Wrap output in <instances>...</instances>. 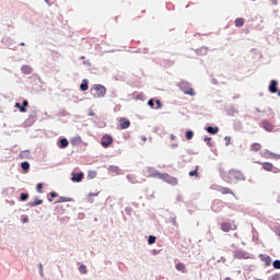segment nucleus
<instances>
[{"mask_svg": "<svg viewBox=\"0 0 280 280\" xmlns=\"http://www.w3.org/2000/svg\"><path fill=\"white\" fill-rule=\"evenodd\" d=\"M151 176L153 177H160L162 179H165V180H170V176L166 175V174H160L159 172H153L151 173Z\"/></svg>", "mask_w": 280, "mask_h": 280, "instance_id": "14", "label": "nucleus"}, {"mask_svg": "<svg viewBox=\"0 0 280 280\" xmlns=\"http://www.w3.org/2000/svg\"><path fill=\"white\" fill-rule=\"evenodd\" d=\"M68 147H69V141L67 139H61L59 148L60 149H66Z\"/></svg>", "mask_w": 280, "mask_h": 280, "instance_id": "21", "label": "nucleus"}, {"mask_svg": "<svg viewBox=\"0 0 280 280\" xmlns=\"http://www.w3.org/2000/svg\"><path fill=\"white\" fill-rule=\"evenodd\" d=\"M223 194H231V190L229 188H223Z\"/></svg>", "mask_w": 280, "mask_h": 280, "instance_id": "42", "label": "nucleus"}, {"mask_svg": "<svg viewBox=\"0 0 280 280\" xmlns=\"http://www.w3.org/2000/svg\"><path fill=\"white\" fill-rule=\"evenodd\" d=\"M261 127L267 132H272L275 129V126L269 120H261Z\"/></svg>", "mask_w": 280, "mask_h": 280, "instance_id": "7", "label": "nucleus"}, {"mask_svg": "<svg viewBox=\"0 0 280 280\" xmlns=\"http://www.w3.org/2000/svg\"><path fill=\"white\" fill-rule=\"evenodd\" d=\"M94 91H95V95L97 97H103L105 95V93H106L105 86H103L101 84L95 85Z\"/></svg>", "mask_w": 280, "mask_h": 280, "instance_id": "8", "label": "nucleus"}, {"mask_svg": "<svg viewBox=\"0 0 280 280\" xmlns=\"http://www.w3.org/2000/svg\"><path fill=\"white\" fill-rule=\"evenodd\" d=\"M21 71L23 72V74L30 75L33 72V68L28 65H23Z\"/></svg>", "mask_w": 280, "mask_h": 280, "instance_id": "12", "label": "nucleus"}, {"mask_svg": "<svg viewBox=\"0 0 280 280\" xmlns=\"http://www.w3.org/2000/svg\"><path fill=\"white\" fill-rule=\"evenodd\" d=\"M127 179H128L130 183L136 184L135 177H133L132 175H128V176H127Z\"/></svg>", "mask_w": 280, "mask_h": 280, "instance_id": "36", "label": "nucleus"}, {"mask_svg": "<svg viewBox=\"0 0 280 280\" xmlns=\"http://www.w3.org/2000/svg\"><path fill=\"white\" fill-rule=\"evenodd\" d=\"M278 82L277 80H271L268 86L269 93H278Z\"/></svg>", "mask_w": 280, "mask_h": 280, "instance_id": "11", "label": "nucleus"}, {"mask_svg": "<svg viewBox=\"0 0 280 280\" xmlns=\"http://www.w3.org/2000/svg\"><path fill=\"white\" fill-rule=\"evenodd\" d=\"M273 269L280 270V260L279 259L273 260Z\"/></svg>", "mask_w": 280, "mask_h": 280, "instance_id": "30", "label": "nucleus"}, {"mask_svg": "<svg viewBox=\"0 0 280 280\" xmlns=\"http://www.w3.org/2000/svg\"><path fill=\"white\" fill-rule=\"evenodd\" d=\"M279 200H280V196H279Z\"/></svg>", "mask_w": 280, "mask_h": 280, "instance_id": "54", "label": "nucleus"}, {"mask_svg": "<svg viewBox=\"0 0 280 280\" xmlns=\"http://www.w3.org/2000/svg\"><path fill=\"white\" fill-rule=\"evenodd\" d=\"M149 171L151 172V171H152V168H149Z\"/></svg>", "mask_w": 280, "mask_h": 280, "instance_id": "53", "label": "nucleus"}, {"mask_svg": "<svg viewBox=\"0 0 280 280\" xmlns=\"http://www.w3.org/2000/svg\"><path fill=\"white\" fill-rule=\"evenodd\" d=\"M131 126L130 120H127V118H120V128L121 129H128Z\"/></svg>", "mask_w": 280, "mask_h": 280, "instance_id": "13", "label": "nucleus"}, {"mask_svg": "<svg viewBox=\"0 0 280 280\" xmlns=\"http://www.w3.org/2000/svg\"><path fill=\"white\" fill-rule=\"evenodd\" d=\"M259 258L265 264L266 267H270L271 266L272 259H271V257L269 255L260 254Z\"/></svg>", "mask_w": 280, "mask_h": 280, "instance_id": "9", "label": "nucleus"}, {"mask_svg": "<svg viewBox=\"0 0 280 280\" xmlns=\"http://www.w3.org/2000/svg\"><path fill=\"white\" fill-rule=\"evenodd\" d=\"M237 229V226L233 223L230 222H223L221 223V230L223 232H230V231H235Z\"/></svg>", "mask_w": 280, "mask_h": 280, "instance_id": "6", "label": "nucleus"}, {"mask_svg": "<svg viewBox=\"0 0 280 280\" xmlns=\"http://www.w3.org/2000/svg\"><path fill=\"white\" fill-rule=\"evenodd\" d=\"M15 107L20 109L21 113H26L27 109L23 107L20 103H15Z\"/></svg>", "mask_w": 280, "mask_h": 280, "instance_id": "29", "label": "nucleus"}, {"mask_svg": "<svg viewBox=\"0 0 280 280\" xmlns=\"http://www.w3.org/2000/svg\"><path fill=\"white\" fill-rule=\"evenodd\" d=\"M265 158H276V159H279L280 155H276L275 153L272 152H269V151H266L265 153Z\"/></svg>", "mask_w": 280, "mask_h": 280, "instance_id": "27", "label": "nucleus"}, {"mask_svg": "<svg viewBox=\"0 0 280 280\" xmlns=\"http://www.w3.org/2000/svg\"><path fill=\"white\" fill-rule=\"evenodd\" d=\"M177 271L185 273L187 271L186 265L183 262L177 264L176 266Z\"/></svg>", "mask_w": 280, "mask_h": 280, "instance_id": "19", "label": "nucleus"}, {"mask_svg": "<svg viewBox=\"0 0 280 280\" xmlns=\"http://www.w3.org/2000/svg\"><path fill=\"white\" fill-rule=\"evenodd\" d=\"M261 167H262V170H265L266 172L280 173V170H279V168H276V167L273 166V164L270 163V162H264V163H261Z\"/></svg>", "mask_w": 280, "mask_h": 280, "instance_id": "5", "label": "nucleus"}, {"mask_svg": "<svg viewBox=\"0 0 280 280\" xmlns=\"http://www.w3.org/2000/svg\"><path fill=\"white\" fill-rule=\"evenodd\" d=\"M178 88L180 89V91H183V93L187 94V95H195V90L190 86V84L188 82L182 81L178 84Z\"/></svg>", "mask_w": 280, "mask_h": 280, "instance_id": "2", "label": "nucleus"}, {"mask_svg": "<svg viewBox=\"0 0 280 280\" xmlns=\"http://www.w3.org/2000/svg\"><path fill=\"white\" fill-rule=\"evenodd\" d=\"M225 280H231L230 278H225Z\"/></svg>", "mask_w": 280, "mask_h": 280, "instance_id": "52", "label": "nucleus"}, {"mask_svg": "<svg viewBox=\"0 0 280 280\" xmlns=\"http://www.w3.org/2000/svg\"><path fill=\"white\" fill-rule=\"evenodd\" d=\"M21 166H22V168H23L24 171L30 170V163H28V162H23V163L21 164Z\"/></svg>", "mask_w": 280, "mask_h": 280, "instance_id": "31", "label": "nucleus"}, {"mask_svg": "<svg viewBox=\"0 0 280 280\" xmlns=\"http://www.w3.org/2000/svg\"><path fill=\"white\" fill-rule=\"evenodd\" d=\"M80 89L81 91H86L89 89V81L86 79L83 80Z\"/></svg>", "mask_w": 280, "mask_h": 280, "instance_id": "23", "label": "nucleus"}, {"mask_svg": "<svg viewBox=\"0 0 280 280\" xmlns=\"http://www.w3.org/2000/svg\"><path fill=\"white\" fill-rule=\"evenodd\" d=\"M39 269L42 270V265H39Z\"/></svg>", "mask_w": 280, "mask_h": 280, "instance_id": "50", "label": "nucleus"}, {"mask_svg": "<svg viewBox=\"0 0 280 280\" xmlns=\"http://www.w3.org/2000/svg\"><path fill=\"white\" fill-rule=\"evenodd\" d=\"M79 272H80L81 275H86V273H88V268H86V266H85V265L79 266Z\"/></svg>", "mask_w": 280, "mask_h": 280, "instance_id": "25", "label": "nucleus"}, {"mask_svg": "<svg viewBox=\"0 0 280 280\" xmlns=\"http://www.w3.org/2000/svg\"><path fill=\"white\" fill-rule=\"evenodd\" d=\"M233 255L235 259H249V254L247 252H243V249H235Z\"/></svg>", "mask_w": 280, "mask_h": 280, "instance_id": "3", "label": "nucleus"}, {"mask_svg": "<svg viewBox=\"0 0 280 280\" xmlns=\"http://www.w3.org/2000/svg\"><path fill=\"white\" fill-rule=\"evenodd\" d=\"M261 148H262V145H261L260 143L255 142V143L252 144L250 150H252L253 152H260V151H261Z\"/></svg>", "mask_w": 280, "mask_h": 280, "instance_id": "16", "label": "nucleus"}, {"mask_svg": "<svg viewBox=\"0 0 280 280\" xmlns=\"http://www.w3.org/2000/svg\"><path fill=\"white\" fill-rule=\"evenodd\" d=\"M155 103H156V107L155 108L156 109L161 108V102L158 100Z\"/></svg>", "mask_w": 280, "mask_h": 280, "instance_id": "41", "label": "nucleus"}, {"mask_svg": "<svg viewBox=\"0 0 280 280\" xmlns=\"http://www.w3.org/2000/svg\"><path fill=\"white\" fill-rule=\"evenodd\" d=\"M71 201L72 199L70 197H65V196L59 197V200H58L59 203L71 202Z\"/></svg>", "mask_w": 280, "mask_h": 280, "instance_id": "22", "label": "nucleus"}, {"mask_svg": "<svg viewBox=\"0 0 280 280\" xmlns=\"http://www.w3.org/2000/svg\"><path fill=\"white\" fill-rule=\"evenodd\" d=\"M271 3H273V5L278 4V0H270Z\"/></svg>", "mask_w": 280, "mask_h": 280, "instance_id": "45", "label": "nucleus"}, {"mask_svg": "<svg viewBox=\"0 0 280 280\" xmlns=\"http://www.w3.org/2000/svg\"><path fill=\"white\" fill-rule=\"evenodd\" d=\"M234 23H235V27H243L245 23L244 18L235 19Z\"/></svg>", "mask_w": 280, "mask_h": 280, "instance_id": "17", "label": "nucleus"}, {"mask_svg": "<svg viewBox=\"0 0 280 280\" xmlns=\"http://www.w3.org/2000/svg\"><path fill=\"white\" fill-rule=\"evenodd\" d=\"M210 141H211V138L205 137V142H210Z\"/></svg>", "mask_w": 280, "mask_h": 280, "instance_id": "46", "label": "nucleus"}, {"mask_svg": "<svg viewBox=\"0 0 280 280\" xmlns=\"http://www.w3.org/2000/svg\"><path fill=\"white\" fill-rule=\"evenodd\" d=\"M155 242H156V237L151 235V236L149 237V241H148L149 245H152V244H154Z\"/></svg>", "mask_w": 280, "mask_h": 280, "instance_id": "33", "label": "nucleus"}, {"mask_svg": "<svg viewBox=\"0 0 280 280\" xmlns=\"http://www.w3.org/2000/svg\"><path fill=\"white\" fill-rule=\"evenodd\" d=\"M225 141H226V145H229V144H230V141H231V137L226 136V137H225Z\"/></svg>", "mask_w": 280, "mask_h": 280, "instance_id": "40", "label": "nucleus"}, {"mask_svg": "<svg viewBox=\"0 0 280 280\" xmlns=\"http://www.w3.org/2000/svg\"><path fill=\"white\" fill-rule=\"evenodd\" d=\"M194 138V131L192 130H187L186 131V140L190 141Z\"/></svg>", "mask_w": 280, "mask_h": 280, "instance_id": "26", "label": "nucleus"}, {"mask_svg": "<svg viewBox=\"0 0 280 280\" xmlns=\"http://www.w3.org/2000/svg\"><path fill=\"white\" fill-rule=\"evenodd\" d=\"M28 199V194L27 192H22L21 194V201H26Z\"/></svg>", "mask_w": 280, "mask_h": 280, "instance_id": "32", "label": "nucleus"}, {"mask_svg": "<svg viewBox=\"0 0 280 280\" xmlns=\"http://www.w3.org/2000/svg\"><path fill=\"white\" fill-rule=\"evenodd\" d=\"M110 172L115 173V174H120L121 170L117 166H110L109 167Z\"/></svg>", "mask_w": 280, "mask_h": 280, "instance_id": "28", "label": "nucleus"}, {"mask_svg": "<svg viewBox=\"0 0 280 280\" xmlns=\"http://www.w3.org/2000/svg\"><path fill=\"white\" fill-rule=\"evenodd\" d=\"M278 95L280 96V90H279V92H278Z\"/></svg>", "mask_w": 280, "mask_h": 280, "instance_id": "51", "label": "nucleus"}, {"mask_svg": "<svg viewBox=\"0 0 280 280\" xmlns=\"http://www.w3.org/2000/svg\"><path fill=\"white\" fill-rule=\"evenodd\" d=\"M208 145L211 147L210 141L208 142Z\"/></svg>", "mask_w": 280, "mask_h": 280, "instance_id": "49", "label": "nucleus"}, {"mask_svg": "<svg viewBox=\"0 0 280 280\" xmlns=\"http://www.w3.org/2000/svg\"><path fill=\"white\" fill-rule=\"evenodd\" d=\"M23 222H24V223L28 222V219H27V218H25V219L23 220Z\"/></svg>", "mask_w": 280, "mask_h": 280, "instance_id": "48", "label": "nucleus"}, {"mask_svg": "<svg viewBox=\"0 0 280 280\" xmlns=\"http://www.w3.org/2000/svg\"><path fill=\"white\" fill-rule=\"evenodd\" d=\"M43 184H37V187H36V190L38 194H42L43 192Z\"/></svg>", "mask_w": 280, "mask_h": 280, "instance_id": "34", "label": "nucleus"}, {"mask_svg": "<svg viewBox=\"0 0 280 280\" xmlns=\"http://www.w3.org/2000/svg\"><path fill=\"white\" fill-rule=\"evenodd\" d=\"M148 104H149V106H151L152 108H154V101H153V100H150Z\"/></svg>", "mask_w": 280, "mask_h": 280, "instance_id": "39", "label": "nucleus"}, {"mask_svg": "<svg viewBox=\"0 0 280 280\" xmlns=\"http://www.w3.org/2000/svg\"><path fill=\"white\" fill-rule=\"evenodd\" d=\"M113 144V137L109 135H104L101 141V145L104 149H107L108 147H110Z\"/></svg>", "mask_w": 280, "mask_h": 280, "instance_id": "4", "label": "nucleus"}, {"mask_svg": "<svg viewBox=\"0 0 280 280\" xmlns=\"http://www.w3.org/2000/svg\"><path fill=\"white\" fill-rule=\"evenodd\" d=\"M170 139H171V141H174V140H176V137L174 135H171Z\"/></svg>", "mask_w": 280, "mask_h": 280, "instance_id": "44", "label": "nucleus"}, {"mask_svg": "<svg viewBox=\"0 0 280 280\" xmlns=\"http://www.w3.org/2000/svg\"><path fill=\"white\" fill-rule=\"evenodd\" d=\"M28 106V102L25 100L24 102H23V107H27Z\"/></svg>", "mask_w": 280, "mask_h": 280, "instance_id": "43", "label": "nucleus"}, {"mask_svg": "<svg viewBox=\"0 0 280 280\" xmlns=\"http://www.w3.org/2000/svg\"><path fill=\"white\" fill-rule=\"evenodd\" d=\"M270 280H280V273H276L270 277Z\"/></svg>", "mask_w": 280, "mask_h": 280, "instance_id": "35", "label": "nucleus"}, {"mask_svg": "<svg viewBox=\"0 0 280 280\" xmlns=\"http://www.w3.org/2000/svg\"><path fill=\"white\" fill-rule=\"evenodd\" d=\"M221 208H222V202L221 201L213 202L212 209H213L214 212H220Z\"/></svg>", "mask_w": 280, "mask_h": 280, "instance_id": "18", "label": "nucleus"}, {"mask_svg": "<svg viewBox=\"0 0 280 280\" xmlns=\"http://www.w3.org/2000/svg\"><path fill=\"white\" fill-rule=\"evenodd\" d=\"M50 197H51V198H57V197H58V194H57L56 191H52V192H50Z\"/></svg>", "mask_w": 280, "mask_h": 280, "instance_id": "38", "label": "nucleus"}, {"mask_svg": "<svg viewBox=\"0 0 280 280\" xmlns=\"http://www.w3.org/2000/svg\"><path fill=\"white\" fill-rule=\"evenodd\" d=\"M224 177L230 184L233 183L234 180L235 182L246 180V177L244 176V174L241 171H236V170L229 171Z\"/></svg>", "mask_w": 280, "mask_h": 280, "instance_id": "1", "label": "nucleus"}, {"mask_svg": "<svg viewBox=\"0 0 280 280\" xmlns=\"http://www.w3.org/2000/svg\"><path fill=\"white\" fill-rule=\"evenodd\" d=\"M45 2H46V4H48L50 7L55 3V0H45Z\"/></svg>", "mask_w": 280, "mask_h": 280, "instance_id": "37", "label": "nucleus"}, {"mask_svg": "<svg viewBox=\"0 0 280 280\" xmlns=\"http://www.w3.org/2000/svg\"><path fill=\"white\" fill-rule=\"evenodd\" d=\"M198 170H199V166L196 165L195 170L192 172H189V176L198 178L199 177Z\"/></svg>", "mask_w": 280, "mask_h": 280, "instance_id": "20", "label": "nucleus"}, {"mask_svg": "<svg viewBox=\"0 0 280 280\" xmlns=\"http://www.w3.org/2000/svg\"><path fill=\"white\" fill-rule=\"evenodd\" d=\"M97 195H98V192L90 194L91 197H96Z\"/></svg>", "mask_w": 280, "mask_h": 280, "instance_id": "47", "label": "nucleus"}, {"mask_svg": "<svg viewBox=\"0 0 280 280\" xmlns=\"http://www.w3.org/2000/svg\"><path fill=\"white\" fill-rule=\"evenodd\" d=\"M206 131L210 135H217L219 132V127L208 126L206 127Z\"/></svg>", "mask_w": 280, "mask_h": 280, "instance_id": "15", "label": "nucleus"}, {"mask_svg": "<svg viewBox=\"0 0 280 280\" xmlns=\"http://www.w3.org/2000/svg\"><path fill=\"white\" fill-rule=\"evenodd\" d=\"M40 205H43V200L42 199H36L35 201L30 202V207H32V208L40 206Z\"/></svg>", "mask_w": 280, "mask_h": 280, "instance_id": "24", "label": "nucleus"}, {"mask_svg": "<svg viewBox=\"0 0 280 280\" xmlns=\"http://www.w3.org/2000/svg\"><path fill=\"white\" fill-rule=\"evenodd\" d=\"M83 178H84L83 173H79V174L71 173V182L73 183H81Z\"/></svg>", "mask_w": 280, "mask_h": 280, "instance_id": "10", "label": "nucleus"}]
</instances>
